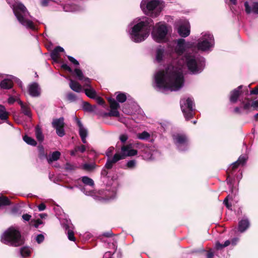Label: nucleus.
<instances>
[{
  "mask_svg": "<svg viewBox=\"0 0 258 258\" xmlns=\"http://www.w3.org/2000/svg\"><path fill=\"white\" fill-rule=\"evenodd\" d=\"M31 218V216L29 214H24L22 216V218H23V220L25 221H29L30 220Z\"/></svg>",
  "mask_w": 258,
  "mask_h": 258,
  "instance_id": "09e8293b",
  "label": "nucleus"
},
{
  "mask_svg": "<svg viewBox=\"0 0 258 258\" xmlns=\"http://www.w3.org/2000/svg\"><path fill=\"white\" fill-rule=\"evenodd\" d=\"M137 137L138 139L141 140H145L150 137V135L147 132H143L142 133L138 134L137 135Z\"/></svg>",
  "mask_w": 258,
  "mask_h": 258,
  "instance_id": "f704fd0d",
  "label": "nucleus"
},
{
  "mask_svg": "<svg viewBox=\"0 0 258 258\" xmlns=\"http://www.w3.org/2000/svg\"><path fill=\"white\" fill-rule=\"evenodd\" d=\"M69 86L72 90L76 92H80L82 91V87L78 82L74 81L72 79H69Z\"/></svg>",
  "mask_w": 258,
  "mask_h": 258,
  "instance_id": "f3484780",
  "label": "nucleus"
},
{
  "mask_svg": "<svg viewBox=\"0 0 258 258\" xmlns=\"http://www.w3.org/2000/svg\"><path fill=\"white\" fill-rule=\"evenodd\" d=\"M35 135L38 141L41 142L43 140V135L42 133L41 129L38 126L36 127L35 128Z\"/></svg>",
  "mask_w": 258,
  "mask_h": 258,
  "instance_id": "c85d7f7f",
  "label": "nucleus"
},
{
  "mask_svg": "<svg viewBox=\"0 0 258 258\" xmlns=\"http://www.w3.org/2000/svg\"><path fill=\"white\" fill-rule=\"evenodd\" d=\"M38 208L39 211H42L45 209L46 206L43 203H41L38 206Z\"/></svg>",
  "mask_w": 258,
  "mask_h": 258,
  "instance_id": "603ef678",
  "label": "nucleus"
},
{
  "mask_svg": "<svg viewBox=\"0 0 258 258\" xmlns=\"http://www.w3.org/2000/svg\"><path fill=\"white\" fill-rule=\"evenodd\" d=\"M168 31L167 27L165 23L159 22L155 25L151 33L152 38L156 42H164L166 41Z\"/></svg>",
  "mask_w": 258,
  "mask_h": 258,
  "instance_id": "423d86ee",
  "label": "nucleus"
},
{
  "mask_svg": "<svg viewBox=\"0 0 258 258\" xmlns=\"http://www.w3.org/2000/svg\"><path fill=\"white\" fill-rule=\"evenodd\" d=\"M140 7L145 14L156 18L163 10L165 3L162 0H142Z\"/></svg>",
  "mask_w": 258,
  "mask_h": 258,
  "instance_id": "20e7f679",
  "label": "nucleus"
},
{
  "mask_svg": "<svg viewBox=\"0 0 258 258\" xmlns=\"http://www.w3.org/2000/svg\"><path fill=\"white\" fill-rule=\"evenodd\" d=\"M214 44V38L212 35L209 33L204 32L201 34L197 43V48L201 51L210 50Z\"/></svg>",
  "mask_w": 258,
  "mask_h": 258,
  "instance_id": "0eeeda50",
  "label": "nucleus"
},
{
  "mask_svg": "<svg viewBox=\"0 0 258 258\" xmlns=\"http://www.w3.org/2000/svg\"><path fill=\"white\" fill-rule=\"evenodd\" d=\"M1 241L6 244L18 246L23 243L20 232L15 228L11 227L5 231L1 236Z\"/></svg>",
  "mask_w": 258,
  "mask_h": 258,
  "instance_id": "39448f33",
  "label": "nucleus"
},
{
  "mask_svg": "<svg viewBox=\"0 0 258 258\" xmlns=\"http://www.w3.org/2000/svg\"><path fill=\"white\" fill-rule=\"evenodd\" d=\"M251 107L254 109H256L258 108V101L257 100H256V101H253L252 102H251Z\"/></svg>",
  "mask_w": 258,
  "mask_h": 258,
  "instance_id": "de8ad7c7",
  "label": "nucleus"
},
{
  "mask_svg": "<svg viewBox=\"0 0 258 258\" xmlns=\"http://www.w3.org/2000/svg\"><path fill=\"white\" fill-rule=\"evenodd\" d=\"M245 7V11L247 14L253 13L258 14V3L253 2L251 4L250 6H249L248 2H246L244 3Z\"/></svg>",
  "mask_w": 258,
  "mask_h": 258,
  "instance_id": "ddd939ff",
  "label": "nucleus"
},
{
  "mask_svg": "<svg viewBox=\"0 0 258 258\" xmlns=\"http://www.w3.org/2000/svg\"><path fill=\"white\" fill-rule=\"evenodd\" d=\"M31 253V250L28 247H23L21 249V254L23 257L28 256Z\"/></svg>",
  "mask_w": 258,
  "mask_h": 258,
  "instance_id": "2f4dec72",
  "label": "nucleus"
},
{
  "mask_svg": "<svg viewBox=\"0 0 258 258\" xmlns=\"http://www.w3.org/2000/svg\"><path fill=\"white\" fill-rule=\"evenodd\" d=\"M29 92L30 95L36 97L40 95V89L37 83H34L31 84L29 87Z\"/></svg>",
  "mask_w": 258,
  "mask_h": 258,
  "instance_id": "4468645a",
  "label": "nucleus"
},
{
  "mask_svg": "<svg viewBox=\"0 0 258 258\" xmlns=\"http://www.w3.org/2000/svg\"><path fill=\"white\" fill-rule=\"evenodd\" d=\"M191 46L189 42H186L183 39L177 40L175 48V52L178 55L177 66H169L165 70L159 71L155 75L154 87L157 90L165 92L180 89L184 83L182 70L186 67L193 74L200 73L203 70L204 67L203 59L196 58L187 54L182 55L186 49Z\"/></svg>",
  "mask_w": 258,
  "mask_h": 258,
  "instance_id": "f257e3e1",
  "label": "nucleus"
},
{
  "mask_svg": "<svg viewBox=\"0 0 258 258\" xmlns=\"http://www.w3.org/2000/svg\"><path fill=\"white\" fill-rule=\"evenodd\" d=\"M108 100L109 102L110 110L107 114L109 116H118L119 113L117 109L119 107V104L112 98H109Z\"/></svg>",
  "mask_w": 258,
  "mask_h": 258,
  "instance_id": "f8f14e48",
  "label": "nucleus"
},
{
  "mask_svg": "<svg viewBox=\"0 0 258 258\" xmlns=\"http://www.w3.org/2000/svg\"><path fill=\"white\" fill-rule=\"evenodd\" d=\"M8 117V112L6 110L5 107L0 105V119L6 120Z\"/></svg>",
  "mask_w": 258,
  "mask_h": 258,
  "instance_id": "bb28decb",
  "label": "nucleus"
},
{
  "mask_svg": "<svg viewBox=\"0 0 258 258\" xmlns=\"http://www.w3.org/2000/svg\"><path fill=\"white\" fill-rule=\"evenodd\" d=\"M83 167L85 169L90 171L94 168V165L93 164H85L84 165Z\"/></svg>",
  "mask_w": 258,
  "mask_h": 258,
  "instance_id": "a19ab883",
  "label": "nucleus"
},
{
  "mask_svg": "<svg viewBox=\"0 0 258 258\" xmlns=\"http://www.w3.org/2000/svg\"><path fill=\"white\" fill-rule=\"evenodd\" d=\"M77 151H77V148H76L75 149V150H73V151H72L71 152V155H73V156L75 155V154H76V152H77Z\"/></svg>",
  "mask_w": 258,
  "mask_h": 258,
  "instance_id": "e2e57ef3",
  "label": "nucleus"
},
{
  "mask_svg": "<svg viewBox=\"0 0 258 258\" xmlns=\"http://www.w3.org/2000/svg\"><path fill=\"white\" fill-rule=\"evenodd\" d=\"M249 223L247 219H243L239 222L238 231L240 232H243L249 227Z\"/></svg>",
  "mask_w": 258,
  "mask_h": 258,
  "instance_id": "6ab92c4d",
  "label": "nucleus"
},
{
  "mask_svg": "<svg viewBox=\"0 0 258 258\" xmlns=\"http://www.w3.org/2000/svg\"><path fill=\"white\" fill-rule=\"evenodd\" d=\"M114 148L113 147H109L107 151L106 152V154L108 157H109L111 155L112 153L114 151Z\"/></svg>",
  "mask_w": 258,
  "mask_h": 258,
  "instance_id": "c03bdc74",
  "label": "nucleus"
},
{
  "mask_svg": "<svg viewBox=\"0 0 258 258\" xmlns=\"http://www.w3.org/2000/svg\"><path fill=\"white\" fill-rule=\"evenodd\" d=\"M74 73L79 80L82 81L85 83V86L89 85V84L90 83V80L88 78L84 77L81 70L79 69H76L74 70Z\"/></svg>",
  "mask_w": 258,
  "mask_h": 258,
  "instance_id": "2eb2a0df",
  "label": "nucleus"
},
{
  "mask_svg": "<svg viewBox=\"0 0 258 258\" xmlns=\"http://www.w3.org/2000/svg\"><path fill=\"white\" fill-rule=\"evenodd\" d=\"M76 148L77 151H80L82 153H83L86 150L85 146L84 145H82L81 147H77Z\"/></svg>",
  "mask_w": 258,
  "mask_h": 258,
  "instance_id": "864d4df0",
  "label": "nucleus"
},
{
  "mask_svg": "<svg viewBox=\"0 0 258 258\" xmlns=\"http://www.w3.org/2000/svg\"><path fill=\"white\" fill-rule=\"evenodd\" d=\"M119 139L121 142L124 143L128 139V136L125 134H122L120 136Z\"/></svg>",
  "mask_w": 258,
  "mask_h": 258,
  "instance_id": "49530a36",
  "label": "nucleus"
},
{
  "mask_svg": "<svg viewBox=\"0 0 258 258\" xmlns=\"http://www.w3.org/2000/svg\"><path fill=\"white\" fill-rule=\"evenodd\" d=\"M60 156V153L58 151L53 152L47 158L48 163H51L53 161L57 160Z\"/></svg>",
  "mask_w": 258,
  "mask_h": 258,
  "instance_id": "a878e982",
  "label": "nucleus"
},
{
  "mask_svg": "<svg viewBox=\"0 0 258 258\" xmlns=\"http://www.w3.org/2000/svg\"><path fill=\"white\" fill-rule=\"evenodd\" d=\"M39 216L41 218H45L46 216H47V215L46 214H40L39 215Z\"/></svg>",
  "mask_w": 258,
  "mask_h": 258,
  "instance_id": "0e129e2a",
  "label": "nucleus"
},
{
  "mask_svg": "<svg viewBox=\"0 0 258 258\" xmlns=\"http://www.w3.org/2000/svg\"><path fill=\"white\" fill-rule=\"evenodd\" d=\"M136 150L133 149L132 144L124 145L121 148V152H117L114 155V161H118L126 157L135 156L137 154Z\"/></svg>",
  "mask_w": 258,
  "mask_h": 258,
  "instance_id": "6e6552de",
  "label": "nucleus"
},
{
  "mask_svg": "<svg viewBox=\"0 0 258 258\" xmlns=\"http://www.w3.org/2000/svg\"><path fill=\"white\" fill-rule=\"evenodd\" d=\"M82 181L84 184L90 186H93L94 185L93 180L87 176H84L82 178Z\"/></svg>",
  "mask_w": 258,
  "mask_h": 258,
  "instance_id": "72a5a7b5",
  "label": "nucleus"
},
{
  "mask_svg": "<svg viewBox=\"0 0 258 258\" xmlns=\"http://www.w3.org/2000/svg\"><path fill=\"white\" fill-rule=\"evenodd\" d=\"M224 203L226 205L227 208H229L230 206L228 204V197H227L224 200Z\"/></svg>",
  "mask_w": 258,
  "mask_h": 258,
  "instance_id": "680f3d73",
  "label": "nucleus"
},
{
  "mask_svg": "<svg viewBox=\"0 0 258 258\" xmlns=\"http://www.w3.org/2000/svg\"><path fill=\"white\" fill-rule=\"evenodd\" d=\"M68 237L70 240L74 241L75 240V237H74V232L72 230L68 229L67 231Z\"/></svg>",
  "mask_w": 258,
  "mask_h": 258,
  "instance_id": "58836bf2",
  "label": "nucleus"
},
{
  "mask_svg": "<svg viewBox=\"0 0 258 258\" xmlns=\"http://www.w3.org/2000/svg\"><path fill=\"white\" fill-rule=\"evenodd\" d=\"M50 0H42L41 1V5L43 7L47 6Z\"/></svg>",
  "mask_w": 258,
  "mask_h": 258,
  "instance_id": "3c124183",
  "label": "nucleus"
},
{
  "mask_svg": "<svg viewBox=\"0 0 258 258\" xmlns=\"http://www.w3.org/2000/svg\"><path fill=\"white\" fill-rule=\"evenodd\" d=\"M86 137H81V139H82V142L84 143H86L87 141H86Z\"/></svg>",
  "mask_w": 258,
  "mask_h": 258,
  "instance_id": "69168bd1",
  "label": "nucleus"
},
{
  "mask_svg": "<svg viewBox=\"0 0 258 258\" xmlns=\"http://www.w3.org/2000/svg\"><path fill=\"white\" fill-rule=\"evenodd\" d=\"M242 86H239L237 89L234 90L231 92L230 95V101L233 103L236 102L237 98L239 95V90L241 88Z\"/></svg>",
  "mask_w": 258,
  "mask_h": 258,
  "instance_id": "aec40b11",
  "label": "nucleus"
},
{
  "mask_svg": "<svg viewBox=\"0 0 258 258\" xmlns=\"http://www.w3.org/2000/svg\"><path fill=\"white\" fill-rule=\"evenodd\" d=\"M251 94H258V86L255 87L251 91Z\"/></svg>",
  "mask_w": 258,
  "mask_h": 258,
  "instance_id": "13d9d810",
  "label": "nucleus"
},
{
  "mask_svg": "<svg viewBox=\"0 0 258 258\" xmlns=\"http://www.w3.org/2000/svg\"><path fill=\"white\" fill-rule=\"evenodd\" d=\"M251 103H250V101H248V102H247L244 104V108L245 109H250L251 107Z\"/></svg>",
  "mask_w": 258,
  "mask_h": 258,
  "instance_id": "5fc2aeb1",
  "label": "nucleus"
},
{
  "mask_svg": "<svg viewBox=\"0 0 258 258\" xmlns=\"http://www.w3.org/2000/svg\"><path fill=\"white\" fill-rule=\"evenodd\" d=\"M19 103L21 106V109H22V112L24 114H25L28 116H30L31 113H30L29 108H28L27 106L24 105L21 101H19Z\"/></svg>",
  "mask_w": 258,
  "mask_h": 258,
  "instance_id": "cd10ccee",
  "label": "nucleus"
},
{
  "mask_svg": "<svg viewBox=\"0 0 258 258\" xmlns=\"http://www.w3.org/2000/svg\"><path fill=\"white\" fill-rule=\"evenodd\" d=\"M117 100L121 103H123L126 100V96L125 94L119 93L116 96Z\"/></svg>",
  "mask_w": 258,
  "mask_h": 258,
  "instance_id": "473e14b6",
  "label": "nucleus"
},
{
  "mask_svg": "<svg viewBox=\"0 0 258 258\" xmlns=\"http://www.w3.org/2000/svg\"><path fill=\"white\" fill-rule=\"evenodd\" d=\"M165 56V52L163 48H159L156 50V60L160 62L161 61Z\"/></svg>",
  "mask_w": 258,
  "mask_h": 258,
  "instance_id": "393cba45",
  "label": "nucleus"
},
{
  "mask_svg": "<svg viewBox=\"0 0 258 258\" xmlns=\"http://www.w3.org/2000/svg\"><path fill=\"white\" fill-rule=\"evenodd\" d=\"M63 51H64V49L62 47L60 46L56 47L51 53V58L55 61H57L59 57V53Z\"/></svg>",
  "mask_w": 258,
  "mask_h": 258,
  "instance_id": "a211bd4d",
  "label": "nucleus"
},
{
  "mask_svg": "<svg viewBox=\"0 0 258 258\" xmlns=\"http://www.w3.org/2000/svg\"><path fill=\"white\" fill-rule=\"evenodd\" d=\"M96 108V106H91L88 102H84L83 104V109L85 110L89 111H93Z\"/></svg>",
  "mask_w": 258,
  "mask_h": 258,
  "instance_id": "c756f323",
  "label": "nucleus"
},
{
  "mask_svg": "<svg viewBox=\"0 0 258 258\" xmlns=\"http://www.w3.org/2000/svg\"><path fill=\"white\" fill-rule=\"evenodd\" d=\"M230 1L234 5L236 3V0H230Z\"/></svg>",
  "mask_w": 258,
  "mask_h": 258,
  "instance_id": "774afa93",
  "label": "nucleus"
},
{
  "mask_svg": "<svg viewBox=\"0 0 258 258\" xmlns=\"http://www.w3.org/2000/svg\"><path fill=\"white\" fill-rule=\"evenodd\" d=\"M12 8L15 16L21 25L27 28H34L32 18L22 4L16 2L12 5Z\"/></svg>",
  "mask_w": 258,
  "mask_h": 258,
  "instance_id": "7ed1b4c3",
  "label": "nucleus"
},
{
  "mask_svg": "<svg viewBox=\"0 0 258 258\" xmlns=\"http://www.w3.org/2000/svg\"><path fill=\"white\" fill-rule=\"evenodd\" d=\"M88 86L89 88H86L84 90L86 95L91 98H95L96 97V91L93 88L91 87L89 85Z\"/></svg>",
  "mask_w": 258,
  "mask_h": 258,
  "instance_id": "b1692460",
  "label": "nucleus"
},
{
  "mask_svg": "<svg viewBox=\"0 0 258 258\" xmlns=\"http://www.w3.org/2000/svg\"><path fill=\"white\" fill-rule=\"evenodd\" d=\"M247 157L246 156H241L238 159L232 164V168L235 169L240 165H243L247 160Z\"/></svg>",
  "mask_w": 258,
  "mask_h": 258,
  "instance_id": "4be33fe9",
  "label": "nucleus"
},
{
  "mask_svg": "<svg viewBox=\"0 0 258 258\" xmlns=\"http://www.w3.org/2000/svg\"><path fill=\"white\" fill-rule=\"evenodd\" d=\"M213 254L212 253H209L207 255L208 258H212L213 257Z\"/></svg>",
  "mask_w": 258,
  "mask_h": 258,
  "instance_id": "338daca9",
  "label": "nucleus"
},
{
  "mask_svg": "<svg viewBox=\"0 0 258 258\" xmlns=\"http://www.w3.org/2000/svg\"><path fill=\"white\" fill-rule=\"evenodd\" d=\"M77 124L79 127V135L81 137H87L88 135L87 130L84 127L83 124L79 119L78 118L76 119Z\"/></svg>",
  "mask_w": 258,
  "mask_h": 258,
  "instance_id": "412c9836",
  "label": "nucleus"
},
{
  "mask_svg": "<svg viewBox=\"0 0 258 258\" xmlns=\"http://www.w3.org/2000/svg\"><path fill=\"white\" fill-rule=\"evenodd\" d=\"M15 101V99L13 97H10L8 99V102L10 104L13 103Z\"/></svg>",
  "mask_w": 258,
  "mask_h": 258,
  "instance_id": "bf43d9fd",
  "label": "nucleus"
},
{
  "mask_svg": "<svg viewBox=\"0 0 258 258\" xmlns=\"http://www.w3.org/2000/svg\"><path fill=\"white\" fill-rule=\"evenodd\" d=\"M24 141L29 145L35 146L36 145V141L31 137L25 136L23 138Z\"/></svg>",
  "mask_w": 258,
  "mask_h": 258,
  "instance_id": "7c9ffc66",
  "label": "nucleus"
},
{
  "mask_svg": "<svg viewBox=\"0 0 258 258\" xmlns=\"http://www.w3.org/2000/svg\"><path fill=\"white\" fill-rule=\"evenodd\" d=\"M136 163L135 160H131L127 162V166L130 168H133L135 166Z\"/></svg>",
  "mask_w": 258,
  "mask_h": 258,
  "instance_id": "37998d69",
  "label": "nucleus"
},
{
  "mask_svg": "<svg viewBox=\"0 0 258 258\" xmlns=\"http://www.w3.org/2000/svg\"><path fill=\"white\" fill-rule=\"evenodd\" d=\"M44 237L42 234H39L36 237V240L38 243H40L44 240Z\"/></svg>",
  "mask_w": 258,
  "mask_h": 258,
  "instance_id": "79ce46f5",
  "label": "nucleus"
},
{
  "mask_svg": "<svg viewBox=\"0 0 258 258\" xmlns=\"http://www.w3.org/2000/svg\"><path fill=\"white\" fill-rule=\"evenodd\" d=\"M238 241V239L237 238H235L232 240L231 243L233 245H235Z\"/></svg>",
  "mask_w": 258,
  "mask_h": 258,
  "instance_id": "052dcab7",
  "label": "nucleus"
},
{
  "mask_svg": "<svg viewBox=\"0 0 258 258\" xmlns=\"http://www.w3.org/2000/svg\"><path fill=\"white\" fill-rule=\"evenodd\" d=\"M193 106V101L189 98L182 99L180 101L181 109L186 119H188L192 116Z\"/></svg>",
  "mask_w": 258,
  "mask_h": 258,
  "instance_id": "1a4fd4ad",
  "label": "nucleus"
},
{
  "mask_svg": "<svg viewBox=\"0 0 258 258\" xmlns=\"http://www.w3.org/2000/svg\"><path fill=\"white\" fill-rule=\"evenodd\" d=\"M61 68L65 70H67L70 73L72 72V70L71 69V68L70 67H69L67 64H62Z\"/></svg>",
  "mask_w": 258,
  "mask_h": 258,
  "instance_id": "8fccbe9b",
  "label": "nucleus"
},
{
  "mask_svg": "<svg viewBox=\"0 0 258 258\" xmlns=\"http://www.w3.org/2000/svg\"><path fill=\"white\" fill-rule=\"evenodd\" d=\"M31 223L32 224L34 223L33 225L36 228H37L39 225L42 224V221L39 219L32 220Z\"/></svg>",
  "mask_w": 258,
  "mask_h": 258,
  "instance_id": "ea45409f",
  "label": "nucleus"
},
{
  "mask_svg": "<svg viewBox=\"0 0 258 258\" xmlns=\"http://www.w3.org/2000/svg\"><path fill=\"white\" fill-rule=\"evenodd\" d=\"M230 241L229 240H226L225 242L224 245H222L219 242H217L216 243V247L217 249H221V248H222L223 247H226V246H228L230 244Z\"/></svg>",
  "mask_w": 258,
  "mask_h": 258,
  "instance_id": "e433bc0d",
  "label": "nucleus"
},
{
  "mask_svg": "<svg viewBox=\"0 0 258 258\" xmlns=\"http://www.w3.org/2000/svg\"><path fill=\"white\" fill-rule=\"evenodd\" d=\"M173 140L175 144L178 146L185 144L187 141L185 136L182 134H176L174 135Z\"/></svg>",
  "mask_w": 258,
  "mask_h": 258,
  "instance_id": "dca6fc26",
  "label": "nucleus"
},
{
  "mask_svg": "<svg viewBox=\"0 0 258 258\" xmlns=\"http://www.w3.org/2000/svg\"><path fill=\"white\" fill-rule=\"evenodd\" d=\"M13 83L11 79H6L3 80L1 83V87L2 89H8L12 87Z\"/></svg>",
  "mask_w": 258,
  "mask_h": 258,
  "instance_id": "5701e85b",
  "label": "nucleus"
},
{
  "mask_svg": "<svg viewBox=\"0 0 258 258\" xmlns=\"http://www.w3.org/2000/svg\"><path fill=\"white\" fill-rule=\"evenodd\" d=\"M63 120V118L61 117L59 119H54L52 122L53 127L56 129V134L59 137H62L64 135Z\"/></svg>",
  "mask_w": 258,
  "mask_h": 258,
  "instance_id": "9b49d317",
  "label": "nucleus"
},
{
  "mask_svg": "<svg viewBox=\"0 0 258 258\" xmlns=\"http://www.w3.org/2000/svg\"><path fill=\"white\" fill-rule=\"evenodd\" d=\"M114 156H113V158L112 159H109L108 160V161H107L106 164H105V166L107 168H111L112 166V164L115 162H116L117 161H114Z\"/></svg>",
  "mask_w": 258,
  "mask_h": 258,
  "instance_id": "4c0bfd02",
  "label": "nucleus"
},
{
  "mask_svg": "<svg viewBox=\"0 0 258 258\" xmlns=\"http://www.w3.org/2000/svg\"><path fill=\"white\" fill-rule=\"evenodd\" d=\"M10 204L9 199L5 197L0 198V207L3 206H6Z\"/></svg>",
  "mask_w": 258,
  "mask_h": 258,
  "instance_id": "c9c22d12",
  "label": "nucleus"
},
{
  "mask_svg": "<svg viewBox=\"0 0 258 258\" xmlns=\"http://www.w3.org/2000/svg\"><path fill=\"white\" fill-rule=\"evenodd\" d=\"M68 58L70 60L71 62H72L73 63H74L75 65H79V62L74 57L71 56H68Z\"/></svg>",
  "mask_w": 258,
  "mask_h": 258,
  "instance_id": "a18cd8bd",
  "label": "nucleus"
},
{
  "mask_svg": "<svg viewBox=\"0 0 258 258\" xmlns=\"http://www.w3.org/2000/svg\"><path fill=\"white\" fill-rule=\"evenodd\" d=\"M96 101L100 105H103L104 103V100L99 97H96Z\"/></svg>",
  "mask_w": 258,
  "mask_h": 258,
  "instance_id": "6e6d98bb",
  "label": "nucleus"
},
{
  "mask_svg": "<svg viewBox=\"0 0 258 258\" xmlns=\"http://www.w3.org/2000/svg\"><path fill=\"white\" fill-rule=\"evenodd\" d=\"M153 21L146 17L135 19L134 26L130 33L131 39L135 42H140L149 36L150 25Z\"/></svg>",
  "mask_w": 258,
  "mask_h": 258,
  "instance_id": "f03ea898",
  "label": "nucleus"
},
{
  "mask_svg": "<svg viewBox=\"0 0 258 258\" xmlns=\"http://www.w3.org/2000/svg\"><path fill=\"white\" fill-rule=\"evenodd\" d=\"M178 33L181 37H185L190 34V25L188 21L184 20L181 22L177 29Z\"/></svg>",
  "mask_w": 258,
  "mask_h": 258,
  "instance_id": "9d476101",
  "label": "nucleus"
},
{
  "mask_svg": "<svg viewBox=\"0 0 258 258\" xmlns=\"http://www.w3.org/2000/svg\"><path fill=\"white\" fill-rule=\"evenodd\" d=\"M82 191L87 196H92L93 194H92V192L91 191H86L85 190V188H83L82 189Z\"/></svg>",
  "mask_w": 258,
  "mask_h": 258,
  "instance_id": "4d7b16f0",
  "label": "nucleus"
}]
</instances>
